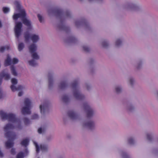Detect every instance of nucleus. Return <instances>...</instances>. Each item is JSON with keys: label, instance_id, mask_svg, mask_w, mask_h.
Returning <instances> with one entry per match:
<instances>
[{"label": "nucleus", "instance_id": "1", "mask_svg": "<svg viewBox=\"0 0 158 158\" xmlns=\"http://www.w3.org/2000/svg\"><path fill=\"white\" fill-rule=\"evenodd\" d=\"M0 116L3 120L6 119L9 121L13 123H18V126L17 128L18 129L21 128L20 120L19 119L16 118L15 114H6L4 113L2 110H1L0 111Z\"/></svg>", "mask_w": 158, "mask_h": 158}, {"label": "nucleus", "instance_id": "2", "mask_svg": "<svg viewBox=\"0 0 158 158\" xmlns=\"http://www.w3.org/2000/svg\"><path fill=\"white\" fill-rule=\"evenodd\" d=\"M6 137L9 139V140L5 143V146L7 148H12L14 145L13 140L16 138V135L12 131H8L5 134Z\"/></svg>", "mask_w": 158, "mask_h": 158}, {"label": "nucleus", "instance_id": "3", "mask_svg": "<svg viewBox=\"0 0 158 158\" xmlns=\"http://www.w3.org/2000/svg\"><path fill=\"white\" fill-rule=\"evenodd\" d=\"M78 81L76 80L72 84V86L73 89V95L77 99L81 100L84 98V96L81 94L78 89Z\"/></svg>", "mask_w": 158, "mask_h": 158}, {"label": "nucleus", "instance_id": "4", "mask_svg": "<svg viewBox=\"0 0 158 158\" xmlns=\"http://www.w3.org/2000/svg\"><path fill=\"white\" fill-rule=\"evenodd\" d=\"M24 104L26 106L22 109L21 112L23 114H30L31 113L30 110L31 108V101L29 99L27 98H25L24 102Z\"/></svg>", "mask_w": 158, "mask_h": 158}, {"label": "nucleus", "instance_id": "5", "mask_svg": "<svg viewBox=\"0 0 158 158\" xmlns=\"http://www.w3.org/2000/svg\"><path fill=\"white\" fill-rule=\"evenodd\" d=\"M24 38L26 42H28L30 38L32 42L34 43L37 42L39 39L38 35L35 34H32L30 36V34L28 33H26L25 34Z\"/></svg>", "mask_w": 158, "mask_h": 158}, {"label": "nucleus", "instance_id": "6", "mask_svg": "<svg viewBox=\"0 0 158 158\" xmlns=\"http://www.w3.org/2000/svg\"><path fill=\"white\" fill-rule=\"evenodd\" d=\"M30 52L32 54V57L35 59H38L39 57L37 54L35 52L36 50V46L34 44H31L29 47Z\"/></svg>", "mask_w": 158, "mask_h": 158}, {"label": "nucleus", "instance_id": "7", "mask_svg": "<svg viewBox=\"0 0 158 158\" xmlns=\"http://www.w3.org/2000/svg\"><path fill=\"white\" fill-rule=\"evenodd\" d=\"M22 27V23L20 22H16L15 28V32L16 37L19 38L21 32V28Z\"/></svg>", "mask_w": 158, "mask_h": 158}, {"label": "nucleus", "instance_id": "8", "mask_svg": "<svg viewBox=\"0 0 158 158\" xmlns=\"http://www.w3.org/2000/svg\"><path fill=\"white\" fill-rule=\"evenodd\" d=\"M84 108L86 111L87 118H89L92 117L94 114V111L93 109L86 103L84 104Z\"/></svg>", "mask_w": 158, "mask_h": 158}, {"label": "nucleus", "instance_id": "9", "mask_svg": "<svg viewBox=\"0 0 158 158\" xmlns=\"http://www.w3.org/2000/svg\"><path fill=\"white\" fill-rule=\"evenodd\" d=\"M11 82L13 85L10 86V88L12 91L14 92L17 90H21L23 89V86L21 85H18L17 87L14 85L17 83V80L15 78H12L11 80Z\"/></svg>", "mask_w": 158, "mask_h": 158}, {"label": "nucleus", "instance_id": "10", "mask_svg": "<svg viewBox=\"0 0 158 158\" xmlns=\"http://www.w3.org/2000/svg\"><path fill=\"white\" fill-rule=\"evenodd\" d=\"M26 16V13L24 10H21L20 13L14 14L13 16L14 20H16L19 18H24Z\"/></svg>", "mask_w": 158, "mask_h": 158}, {"label": "nucleus", "instance_id": "11", "mask_svg": "<svg viewBox=\"0 0 158 158\" xmlns=\"http://www.w3.org/2000/svg\"><path fill=\"white\" fill-rule=\"evenodd\" d=\"M48 103L47 102H45L42 105H40V108L41 113H44L48 109Z\"/></svg>", "mask_w": 158, "mask_h": 158}, {"label": "nucleus", "instance_id": "12", "mask_svg": "<svg viewBox=\"0 0 158 158\" xmlns=\"http://www.w3.org/2000/svg\"><path fill=\"white\" fill-rule=\"evenodd\" d=\"M68 115L69 117L72 119H75L78 118L77 114L73 110L68 111Z\"/></svg>", "mask_w": 158, "mask_h": 158}, {"label": "nucleus", "instance_id": "13", "mask_svg": "<svg viewBox=\"0 0 158 158\" xmlns=\"http://www.w3.org/2000/svg\"><path fill=\"white\" fill-rule=\"evenodd\" d=\"M25 17L24 18H22V20L23 23L29 29L31 28V25L30 21L27 19L25 18Z\"/></svg>", "mask_w": 158, "mask_h": 158}, {"label": "nucleus", "instance_id": "14", "mask_svg": "<svg viewBox=\"0 0 158 158\" xmlns=\"http://www.w3.org/2000/svg\"><path fill=\"white\" fill-rule=\"evenodd\" d=\"M84 126L87 127L90 129H92L94 127V124L93 122L88 121L84 124Z\"/></svg>", "mask_w": 158, "mask_h": 158}, {"label": "nucleus", "instance_id": "15", "mask_svg": "<svg viewBox=\"0 0 158 158\" xmlns=\"http://www.w3.org/2000/svg\"><path fill=\"white\" fill-rule=\"evenodd\" d=\"M0 77L2 78H4V79L6 80H8L10 78V74L8 73H6L3 71H2L0 73Z\"/></svg>", "mask_w": 158, "mask_h": 158}, {"label": "nucleus", "instance_id": "16", "mask_svg": "<svg viewBox=\"0 0 158 158\" xmlns=\"http://www.w3.org/2000/svg\"><path fill=\"white\" fill-rule=\"evenodd\" d=\"M14 128V126L12 124L8 123L4 127V130L6 132L8 130L13 129Z\"/></svg>", "mask_w": 158, "mask_h": 158}, {"label": "nucleus", "instance_id": "17", "mask_svg": "<svg viewBox=\"0 0 158 158\" xmlns=\"http://www.w3.org/2000/svg\"><path fill=\"white\" fill-rule=\"evenodd\" d=\"M11 64V60L9 55L7 56V59L5 60L4 63V65L6 66L10 65Z\"/></svg>", "mask_w": 158, "mask_h": 158}, {"label": "nucleus", "instance_id": "18", "mask_svg": "<svg viewBox=\"0 0 158 158\" xmlns=\"http://www.w3.org/2000/svg\"><path fill=\"white\" fill-rule=\"evenodd\" d=\"M55 13L56 15L59 16H62L64 14L63 10L59 8L56 10L55 11Z\"/></svg>", "mask_w": 158, "mask_h": 158}, {"label": "nucleus", "instance_id": "19", "mask_svg": "<svg viewBox=\"0 0 158 158\" xmlns=\"http://www.w3.org/2000/svg\"><path fill=\"white\" fill-rule=\"evenodd\" d=\"M29 143V139H25L21 141V144L23 146L26 147L28 145Z\"/></svg>", "mask_w": 158, "mask_h": 158}, {"label": "nucleus", "instance_id": "20", "mask_svg": "<svg viewBox=\"0 0 158 158\" xmlns=\"http://www.w3.org/2000/svg\"><path fill=\"white\" fill-rule=\"evenodd\" d=\"M67 85V84L66 81H62L60 83L59 87L60 89H63L66 87Z\"/></svg>", "mask_w": 158, "mask_h": 158}, {"label": "nucleus", "instance_id": "21", "mask_svg": "<svg viewBox=\"0 0 158 158\" xmlns=\"http://www.w3.org/2000/svg\"><path fill=\"white\" fill-rule=\"evenodd\" d=\"M48 85L49 87H51L53 84V80L52 76L50 75V74H48Z\"/></svg>", "mask_w": 158, "mask_h": 158}, {"label": "nucleus", "instance_id": "22", "mask_svg": "<svg viewBox=\"0 0 158 158\" xmlns=\"http://www.w3.org/2000/svg\"><path fill=\"white\" fill-rule=\"evenodd\" d=\"M10 45H7L5 46L2 47L0 48V52H3L5 50H8L10 49Z\"/></svg>", "mask_w": 158, "mask_h": 158}, {"label": "nucleus", "instance_id": "23", "mask_svg": "<svg viewBox=\"0 0 158 158\" xmlns=\"http://www.w3.org/2000/svg\"><path fill=\"white\" fill-rule=\"evenodd\" d=\"M10 69L12 74L14 76H16L17 75V73L14 66L10 67Z\"/></svg>", "mask_w": 158, "mask_h": 158}, {"label": "nucleus", "instance_id": "24", "mask_svg": "<svg viewBox=\"0 0 158 158\" xmlns=\"http://www.w3.org/2000/svg\"><path fill=\"white\" fill-rule=\"evenodd\" d=\"M40 149L43 152L46 151L47 150L48 147L47 145H40Z\"/></svg>", "mask_w": 158, "mask_h": 158}, {"label": "nucleus", "instance_id": "25", "mask_svg": "<svg viewBox=\"0 0 158 158\" xmlns=\"http://www.w3.org/2000/svg\"><path fill=\"white\" fill-rule=\"evenodd\" d=\"M62 100L64 102L66 103L69 101V98L68 96L66 95H64L62 97Z\"/></svg>", "mask_w": 158, "mask_h": 158}, {"label": "nucleus", "instance_id": "26", "mask_svg": "<svg viewBox=\"0 0 158 158\" xmlns=\"http://www.w3.org/2000/svg\"><path fill=\"white\" fill-rule=\"evenodd\" d=\"M24 153L22 152H20L17 155L16 158H24Z\"/></svg>", "mask_w": 158, "mask_h": 158}, {"label": "nucleus", "instance_id": "27", "mask_svg": "<svg viewBox=\"0 0 158 158\" xmlns=\"http://www.w3.org/2000/svg\"><path fill=\"white\" fill-rule=\"evenodd\" d=\"M14 4L18 10H20L21 6L19 2L16 1L15 2Z\"/></svg>", "mask_w": 158, "mask_h": 158}, {"label": "nucleus", "instance_id": "28", "mask_svg": "<svg viewBox=\"0 0 158 158\" xmlns=\"http://www.w3.org/2000/svg\"><path fill=\"white\" fill-rule=\"evenodd\" d=\"M28 63L30 65L32 66H35L37 64L36 62L34 60L29 61Z\"/></svg>", "mask_w": 158, "mask_h": 158}, {"label": "nucleus", "instance_id": "29", "mask_svg": "<svg viewBox=\"0 0 158 158\" xmlns=\"http://www.w3.org/2000/svg\"><path fill=\"white\" fill-rule=\"evenodd\" d=\"M24 44L23 43H20L19 44L18 48L19 51H21L24 48Z\"/></svg>", "mask_w": 158, "mask_h": 158}, {"label": "nucleus", "instance_id": "30", "mask_svg": "<svg viewBox=\"0 0 158 158\" xmlns=\"http://www.w3.org/2000/svg\"><path fill=\"white\" fill-rule=\"evenodd\" d=\"M23 121L25 124L26 125H28L30 123V121L27 118H23Z\"/></svg>", "mask_w": 158, "mask_h": 158}, {"label": "nucleus", "instance_id": "31", "mask_svg": "<svg viewBox=\"0 0 158 158\" xmlns=\"http://www.w3.org/2000/svg\"><path fill=\"white\" fill-rule=\"evenodd\" d=\"M34 143L36 147V152L37 153H38L40 150L39 146L38 145L37 143H36V142H34Z\"/></svg>", "mask_w": 158, "mask_h": 158}, {"label": "nucleus", "instance_id": "32", "mask_svg": "<svg viewBox=\"0 0 158 158\" xmlns=\"http://www.w3.org/2000/svg\"><path fill=\"white\" fill-rule=\"evenodd\" d=\"M122 42L120 39L117 40L116 42L115 45L117 47L119 46L121 44Z\"/></svg>", "mask_w": 158, "mask_h": 158}, {"label": "nucleus", "instance_id": "33", "mask_svg": "<svg viewBox=\"0 0 158 158\" xmlns=\"http://www.w3.org/2000/svg\"><path fill=\"white\" fill-rule=\"evenodd\" d=\"M18 60L16 58H13L11 61V64H17L18 62Z\"/></svg>", "mask_w": 158, "mask_h": 158}, {"label": "nucleus", "instance_id": "34", "mask_svg": "<svg viewBox=\"0 0 158 158\" xmlns=\"http://www.w3.org/2000/svg\"><path fill=\"white\" fill-rule=\"evenodd\" d=\"M9 8L7 7H4L3 8V12L5 13H6L8 12L9 11Z\"/></svg>", "mask_w": 158, "mask_h": 158}, {"label": "nucleus", "instance_id": "35", "mask_svg": "<svg viewBox=\"0 0 158 158\" xmlns=\"http://www.w3.org/2000/svg\"><path fill=\"white\" fill-rule=\"evenodd\" d=\"M128 142L130 144H132L134 143V140L132 138H130L128 140Z\"/></svg>", "mask_w": 158, "mask_h": 158}, {"label": "nucleus", "instance_id": "36", "mask_svg": "<svg viewBox=\"0 0 158 158\" xmlns=\"http://www.w3.org/2000/svg\"><path fill=\"white\" fill-rule=\"evenodd\" d=\"M102 45L103 47H106L108 46V44L106 42L104 41L102 42Z\"/></svg>", "mask_w": 158, "mask_h": 158}, {"label": "nucleus", "instance_id": "37", "mask_svg": "<svg viewBox=\"0 0 158 158\" xmlns=\"http://www.w3.org/2000/svg\"><path fill=\"white\" fill-rule=\"evenodd\" d=\"M83 48L85 52H88L89 51V48L87 47L84 46L83 47Z\"/></svg>", "mask_w": 158, "mask_h": 158}, {"label": "nucleus", "instance_id": "38", "mask_svg": "<svg viewBox=\"0 0 158 158\" xmlns=\"http://www.w3.org/2000/svg\"><path fill=\"white\" fill-rule=\"evenodd\" d=\"M116 91L117 93H119L121 91V88L119 87H117L115 88Z\"/></svg>", "mask_w": 158, "mask_h": 158}, {"label": "nucleus", "instance_id": "39", "mask_svg": "<svg viewBox=\"0 0 158 158\" xmlns=\"http://www.w3.org/2000/svg\"><path fill=\"white\" fill-rule=\"evenodd\" d=\"M10 153L12 155H15V150L14 148L11 149L10 151Z\"/></svg>", "mask_w": 158, "mask_h": 158}, {"label": "nucleus", "instance_id": "40", "mask_svg": "<svg viewBox=\"0 0 158 158\" xmlns=\"http://www.w3.org/2000/svg\"><path fill=\"white\" fill-rule=\"evenodd\" d=\"M38 118V115L37 114H34L32 116V119H37Z\"/></svg>", "mask_w": 158, "mask_h": 158}, {"label": "nucleus", "instance_id": "41", "mask_svg": "<svg viewBox=\"0 0 158 158\" xmlns=\"http://www.w3.org/2000/svg\"><path fill=\"white\" fill-rule=\"evenodd\" d=\"M147 138L148 140H151L152 139V137L151 135L149 134H147Z\"/></svg>", "mask_w": 158, "mask_h": 158}, {"label": "nucleus", "instance_id": "42", "mask_svg": "<svg viewBox=\"0 0 158 158\" xmlns=\"http://www.w3.org/2000/svg\"><path fill=\"white\" fill-rule=\"evenodd\" d=\"M64 15L66 17H68L70 15V13L69 11H67Z\"/></svg>", "mask_w": 158, "mask_h": 158}, {"label": "nucleus", "instance_id": "43", "mask_svg": "<svg viewBox=\"0 0 158 158\" xmlns=\"http://www.w3.org/2000/svg\"><path fill=\"white\" fill-rule=\"evenodd\" d=\"M37 17L38 18L40 22H42V18L40 14H38Z\"/></svg>", "mask_w": 158, "mask_h": 158}, {"label": "nucleus", "instance_id": "44", "mask_svg": "<svg viewBox=\"0 0 158 158\" xmlns=\"http://www.w3.org/2000/svg\"><path fill=\"white\" fill-rule=\"evenodd\" d=\"M82 21H76L75 22V24L76 26H77L78 24L80 25L82 24Z\"/></svg>", "mask_w": 158, "mask_h": 158}, {"label": "nucleus", "instance_id": "45", "mask_svg": "<svg viewBox=\"0 0 158 158\" xmlns=\"http://www.w3.org/2000/svg\"><path fill=\"white\" fill-rule=\"evenodd\" d=\"M123 157L124 158H128V156L126 153H123Z\"/></svg>", "mask_w": 158, "mask_h": 158}, {"label": "nucleus", "instance_id": "46", "mask_svg": "<svg viewBox=\"0 0 158 158\" xmlns=\"http://www.w3.org/2000/svg\"><path fill=\"white\" fill-rule=\"evenodd\" d=\"M129 81H130V84H131V85H132L133 82H134L133 79L132 78H131L130 79Z\"/></svg>", "mask_w": 158, "mask_h": 158}, {"label": "nucleus", "instance_id": "47", "mask_svg": "<svg viewBox=\"0 0 158 158\" xmlns=\"http://www.w3.org/2000/svg\"><path fill=\"white\" fill-rule=\"evenodd\" d=\"M76 39L75 38V37H72L71 38V40L72 42H75V40H76Z\"/></svg>", "mask_w": 158, "mask_h": 158}, {"label": "nucleus", "instance_id": "48", "mask_svg": "<svg viewBox=\"0 0 158 158\" xmlns=\"http://www.w3.org/2000/svg\"><path fill=\"white\" fill-rule=\"evenodd\" d=\"M2 97V92L1 89L0 88V99H1Z\"/></svg>", "mask_w": 158, "mask_h": 158}, {"label": "nucleus", "instance_id": "49", "mask_svg": "<svg viewBox=\"0 0 158 158\" xmlns=\"http://www.w3.org/2000/svg\"><path fill=\"white\" fill-rule=\"evenodd\" d=\"M38 132L40 133L41 134L42 133V128H40L38 129Z\"/></svg>", "mask_w": 158, "mask_h": 158}, {"label": "nucleus", "instance_id": "50", "mask_svg": "<svg viewBox=\"0 0 158 158\" xmlns=\"http://www.w3.org/2000/svg\"><path fill=\"white\" fill-rule=\"evenodd\" d=\"M58 27L60 29H64L65 27V26L64 25H62L61 27H60V26L59 25Z\"/></svg>", "mask_w": 158, "mask_h": 158}, {"label": "nucleus", "instance_id": "51", "mask_svg": "<svg viewBox=\"0 0 158 158\" xmlns=\"http://www.w3.org/2000/svg\"><path fill=\"white\" fill-rule=\"evenodd\" d=\"M23 95V92H19L18 93V96H21Z\"/></svg>", "mask_w": 158, "mask_h": 158}, {"label": "nucleus", "instance_id": "52", "mask_svg": "<svg viewBox=\"0 0 158 158\" xmlns=\"http://www.w3.org/2000/svg\"><path fill=\"white\" fill-rule=\"evenodd\" d=\"M86 88L88 90H89V85H87Z\"/></svg>", "mask_w": 158, "mask_h": 158}, {"label": "nucleus", "instance_id": "53", "mask_svg": "<svg viewBox=\"0 0 158 158\" xmlns=\"http://www.w3.org/2000/svg\"><path fill=\"white\" fill-rule=\"evenodd\" d=\"M2 82V79H0V85H1Z\"/></svg>", "mask_w": 158, "mask_h": 158}, {"label": "nucleus", "instance_id": "54", "mask_svg": "<svg viewBox=\"0 0 158 158\" xmlns=\"http://www.w3.org/2000/svg\"><path fill=\"white\" fill-rule=\"evenodd\" d=\"M2 26V23L0 21V27H1Z\"/></svg>", "mask_w": 158, "mask_h": 158}, {"label": "nucleus", "instance_id": "55", "mask_svg": "<svg viewBox=\"0 0 158 158\" xmlns=\"http://www.w3.org/2000/svg\"><path fill=\"white\" fill-rule=\"evenodd\" d=\"M89 0V1L90 2V1H93V0Z\"/></svg>", "mask_w": 158, "mask_h": 158}]
</instances>
